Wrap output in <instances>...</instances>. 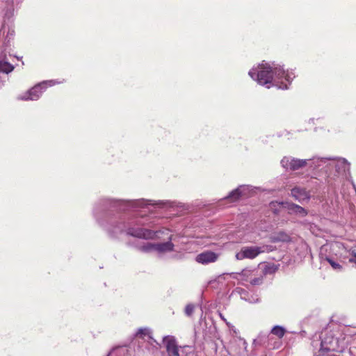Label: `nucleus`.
<instances>
[{"label": "nucleus", "mask_w": 356, "mask_h": 356, "mask_svg": "<svg viewBox=\"0 0 356 356\" xmlns=\"http://www.w3.org/2000/svg\"><path fill=\"white\" fill-rule=\"evenodd\" d=\"M60 82L55 81L54 80L43 81L39 84L35 85L31 90L26 92L24 94L19 95L17 99L20 100H31L35 101L38 100L44 90L46 89L48 86H52L56 83H60Z\"/></svg>", "instance_id": "7"}, {"label": "nucleus", "mask_w": 356, "mask_h": 356, "mask_svg": "<svg viewBox=\"0 0 356 356\" xmlns=\"http://www.w3.org/2000/svg\"><path fill=\"white\" fill-rule=\"evenodd\" d=\"M265 250V246H244L236 253L235 257L236 260H243L245 259H253L259 254L264 252Z\"/></svg>", "instance_id": "8"}, {"label": "nucleus", "mask_w": 356, "mask_h": 356, "mask_svg": "<svg viewBox=\"0 0 356 356\" xmlns=\"http://www.w3.org/2000/svg\"><path fill=\"white\" fill-rule=\"evenodd\" d=\"M149 333V330L147 329H140L138 332V334H147Z\"/></svg>", "instance_id": "25"}, {"label": "nucleus", "mask_w": 356, "mask_h": 356, "mask_svg": "<svg viewBox=\"0 0 356 356\" xmlns=\"http://www.w3.org/2000/svg\"><path fill=\"white\" fill-rule=\"evenodd\" d=\"M168 356H185L184 348L179 346L174 337L166 336L163 339Z\"/></svg>", "instance_id": "9"}, {"label": "nucleus", "mask_w": 356, "mask_h": 356, "mask_svg": "<svg viewBox=\"0 0 356 356\" xmlns=\"http://www.w3.org/2000/svg\"><path fill=\"white\" fill-rule=\"evenodd\" d=\"M14 69V66L6 61L4 58L0 60V72L8 74Z\"/></svg>", "instance_id": "16"}, {"label": "nucleus", "mask_w": 356, "mask_h": 356, "mask_svg": "<svg viewBox=\"0 0 356 356\" xmlns=\"http://www.w3.org/2000/svg\"><path fill=\"white\" fill-rule=\"evenodd\" d=\"M328 356H339V355H330Z\"/></svg>", "instance_id": "27"}, {"label": "nucleus", "mask_w": 356, "mask_h": 356, "mask_svg": "<svg viewBox=\"0 0 356 356\" xmlns=\"http://www.w3.org/2000/svg\"><path fill=\"white\" fill-rule=\"evenodd\" d=\"M321 350H325L326 351L341 350V349H339V348L336 347V346L333 344V341L327 343L326 340L322 341Z\"/></svg>", "instance_id": "19"}, {"label": "nucleus", "mask_w": 356, "mask_h": 356, "mask_svg": "<svg viewBox=\"0 0 356 356\" xmlns=\"http://www.w3.org/2000/svg\"><path fill=\"white\" fill-rule=\"evenodd\" d=\"M282 207L288 211L289 214H296L300 217H305L308 212L303 207L293 202H285L281 203Z\"/></svg>", "instance_id": "13"}, {"label": "nucleus", "mask_w": 356, "mask_h": 356, "mask_svg": "<svg viewBox=\"0 0 356 356\" xmlns=\"http://www.w3.org/2000/svg\"><path fill=\"white\" fill-rule=\"evenodd\" d=\"M316 161L321 164L318 169L327 172L334 168L337 175H346L350 170V163L343 158H318Z\"/></svg>", "instance_id": "5"}, {"label": "nucleus", "mask_w": 356, "mask_h": 356, "mask_svg": "<svg viewBox=\"0 0 356 356\" xmlns=\"http://www.w3.org/2000/svg\"><path fill=\"white\" fill-rule=\"evenodd\" d=\"M263 276L260 275L254 278H251L250 282L252 285H259L262 283Z\"/></svg>", "instance_id": "21"}, {"label": "nucleus", "mask_w": 356, "mask_h": 356, "mask_svg": "<svg viewBox=\"0 0 356 356\" xmlns=\"http://www.w3.org/2000/svg\"><path fill=\"white\" fill-rule=\"evenodd\" d=\"M106 205H110L113 207H118L120 210L133 209L137 211L139 209H145V212H152V208H168L173 207L176 205L175 202L170 200H148L145 199H139L134 200H110L108 199L105 202Z\"/></svg>", "instance_id": "3"}, {"label": "nucleus", "mask_w": 356, "mask_h": 356, "mask_svg": "<svg viewBox=\"0 0 356 356\" xmlns=\"http://www.w3.org/2000/svg\"><path fill=\"white\" fill-rule=\"evenodd\" d=\"M145 225H146V223L142 218L138 219L132 222H129L127 225L122 221L112 222V223L106 227V229L113 236H116L118 234L125 231L127 234L130 236L145 240L156 239L158 238V234L169 231L168 229L153 231L140 227Z\"/></svg>", "instance_id": "2"}, {"label": "nucleus", "mask_w": 356, "mask_h": 356, "mask_svg": "<svg viewBox=\"0 0 356 356\" xmlns=\"http://www.w3.org/2000/svg\"><path fill=\"white\" fill-rule=\"evenodd\" d=\"M248 74L259 84L267 88L275 86L282 90H287L296 76L293 71H285L280 65L274 63L270 64L264 61L253 67Z\"/></svg>", "instance_id": "1"}, {"label": "nucleus", "mask_w": 356, "mask_h": 356, "mask_svg": "<svg viewBox=\"0 0 356 356\" xmlns=\"http://www.w3.org/2000/svg\"><path fill=\"white\" fill-rule=\"evenodd\" d=\"M235 292L240 294L241 299H243L250 303H254V302H257L259 301V299L257 298H254L253 297H251V298L248 297V292L243 289L237 288V289H236Z\"/></svg>", "instance_id": "17"}, {"label": "nucleus", "mask_w": 356, "mask_h": 356, "mask_svg": "<svg viewBox=\"0 0 356 356\" xmlns=\"http://www.w3.org/2000/svg\"><path fill=\"white\" fill-rule=\"evenodd\" d=\"M256 269L245 268L241 273H232L230 274L232 278L241 281H250L253 276L257 275Z\"/></svg>", "instance_id": "15"}, {"label": "nucleus", "mask_w": 356, "mask_h": 356, "mask_svg": "<svg viewBox=\"0 0 356 356\" xmlns=\"http://www.w3.org/2000/svg\"><path fill=\"white\" fill-rule=\"evenodd\" d=\"M318 158H313L312 159H299L291 156H284L281 160L282 166L289 170H298L305 167H309L312 170H318L321 164H318L317 159Z\"/></svg>", "instance_id": "6"}, {"label": "nucleus", "mask_w": 356, "mask_h": 356, "mask_svg": "<svg viewBox=\"0 0 356 356\" xmlns=\"http://www.w3.org/2000/svg\"><path fill=\"white\" fill-rule=\"evenodd\" d=\"M251 191H252V186L249 185H242L230 192L226 197V199L230 200L231 202H235L238 200L241 196L249 195Z\"/></svg>", "instance_id": "12"}, {"label": "nucleus", "mask_w": 356, "mask_h": 356, "mask_svg": "<svg viewBox=\"0 0 356 356\" xmlns=\"http://www.w3.org/2000/svg\"><path fill=\"white\" fill-rule=\"evenodd\" d=\"M194 308H195V307L193 305H192V304L187 305L185 308L186 315L188 316H192V314H193V312H194Z\"/></svg>", "instance_id": "22"}, {"label": "nucleus", "mask_w": 356, "mask_h": 356, "mask_svg": "<svg viewBox=\"0 0 356 356\" xmlns=\"http://www.w3.org/2000/svg\"><path fill=\"white\" fill-rule=\"evenodd\" d=\"M270 332L277 336L279 339H282L286 333V330L282 326L275 325L272 328Z\"/></svg>", "instance_id": "18"}, {"label": "nucleus", "mask_w": 356, "mask_h": 356, "mask_svg": "<svg viewBox=\"0 0 356 356\" xmlns=\"http://www.w3.org/2000/svg\"><path fill=\"white\" fill-rule=\"evenodd\" d=\"M289 238V236L286 234H282L280 238H275L273 239V241H287Z\"/></svg>", "instance_id": "24"}, {"label": "nucleus", "mask_w": 356, "mask_h": 356, "mask_svg": "<svg viewBox=\"0 0 356 356\" xmlns=\"http://www.w3.org/2000/svg\"><path fill=\"white\" fill-rule=\"evenodd\" d=\"M332 246L334 248H337L341 250L340 254L356 268V243L352 246H345L341 243H336Z\"/></svg>", "instance_id": "10"}, {"label": "nucleus", "mask_w": 356, "mask_h": 356, "mask_svg": "<svg viewBox=\"0 0 356 356\" xmlns=\"http://www.w3.org/2000/svg\"><path fill=\"white\" fill-rule=\"evenodd\" d=\"M326 260L330 264V266L333 268V269L337 270H339L341 269V266L338 262L334 261V259H332L331 258H326Z\"/></svg>", "instance_id": "20"}, {"label": "nucleus", "mask_w": 356, "mask_h": 356, "mask_svg": "<svg viewBox=\"0 0 356 356\" xmlns=\"http://www.w3.org/2000/svg\"><path fill=\"white\" fill-rule=\"evenodd\" d=\"M243 345H244L245 348H247V346H248L247 342H246L245 341H243Z\"/></svg>", "instance_id": "26"}, {"label": "nucleus", "mask_w": 356, "mask_h": 356, "mask_svg": "<svg viewBox=\"0 0 356 356\" xmlns=\"http://www.w3.org/2000/svg\"><path fill=\"white\" fill-rule=\"evenodd\" d=\"M172 235H170L168 241L163 243L138 242L136 248L145 253L155 252L159 255L175 251V245L172 243Z\"/></svg>", "instance_id": "4"}, {"label": "nucleus", "mask_w": 356, "mask_h": 356, "mask_svg": "<svg viewBox=\"0 0 356 356\" xmlns=\"http://www.w3.org/2000/svg\"><path fill=\"white\" fill-rule=\"evenodd\" d=\"M219 257V253L211 250H205L195 257V261L202 265H207L215 263L218 260Z\"/></svg>", "instance_id": "11"}, {"label": "nucleus", "mask_w": 356, "mask_h": 356, "mask_svg": "<svg viewBox=\"0 0 356 356\" xmlns=\"http://www.w3.org/2000/svg\"><path fill=\"white\" fill-rule=\"evenodd\" d=\"M291 196L299 202H302L305 200L308 201L310 199V193L305 188L296 186L291 191Z\"/></svg>", "instance_id": "14"}, {"label": "nucleus", "mask_w": 356, "mask_h": 356, "mask_svg": "<svg viewBox=\"0 0 356 356\" xmlns=\"http://www.w3.org/2000/svg\"><path fill=\"white\" fill-rule=\"evenodd\" d=\"M275 268L274 266H270L266 265L264 270V274L270 273L272 272H274L275 270Z\"/></svg>", "instance_id": "23"}]
</instances>
